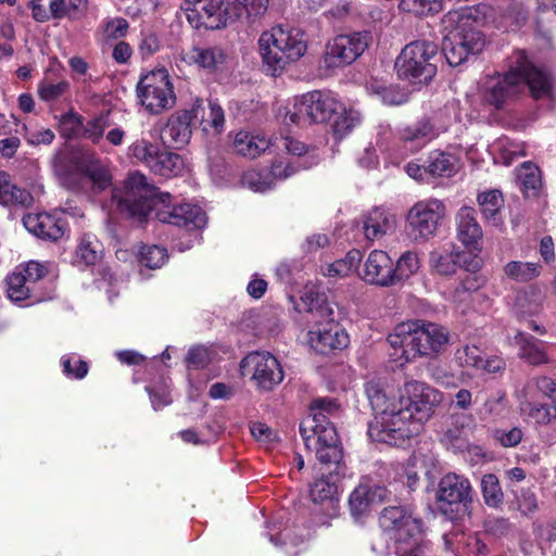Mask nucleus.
Here are the masks:
<instances>
[{
	"label": "nucleus",
	"mask_w": 556,
	"mask_h": 556,
	"mask_svg": "<svg viewBox=\"0 0 556 556\" xmlns=\"http://www.w3.org/2000/svg\"><path fill=\"white\" fill-rule=\"evenodd\" d=\"M375 417L368 426L372 441L400 446L418 435L443 401V393L419 380H407L397 399H390V390L380 380L365 386Z\"/></svg>",
	"instance_id": "nucleus-1"
},
{
	"label": "nucleus",
	"mask_w": 556,
	"mask_h": 556,
	"mask_svg": "<svg viewBox=\"0 0 556 556\" xmlns=\"http://www.w3.org/2000/svg\"><path fill=\"white\" fill-rule=\"evenodd\" d=\"M113 200L119 213L128 218L142 222L154 212L161 223L186 228L191 239L187 245L176 244L180 252L200 241L199 230L206 225V214L200 206L190 203L173 204L169 193L160 192L139 172L129 174L121 187L114 188Z\"/></svg>",
	"instance_id": "nucleus-2"
},
{
	"label": "nucleus",
	"mask_w": 556,
	"mask_h": 556,
	"mask_svg": "<svg viewBox=\"0 0 556 556\" xmlns=\"http://www.w3.org/2000/svg\"><path fill=\"white\" fill-rule=\"evenodd\" d=\"M528 87L535 99L546 98L551 93V78L534 67L525 51L518 50L509 58L508 71L486 76L482 96L486 103L502 109Z\"/></svg>",
	"instance_id": "nucleus-3"
},
{
	"label": "nucleus",
	"mask_w": 556,
	"mask_h": 556,
	"mask_svg": "<svg viewBox=\"0 0 556 556\" xmlns=\"http://www.w3.org/2000/svg\"><path fill=\"white\" fill-rule=\"evenodd\" d=\"M295 308L308 314L307 343L315 352L328 354L348 346L349 336L336 323L333 308L318 287L306 285Z\"/></svg>",
	"instance_id": "nucleus-4"
},
{
	"label": "nucleus",
	"mask_w": 556,
	"mask_h": 556,
	"mask_svg": "<svg viewBox=\"0 0 556 556\" xmlns=\"http://www.w3.org/2000/svg\"><path fill=\"white\" fill-rule=\"evenodd\" d=\"M481 22L482 14L477 7L460 8L443 16L442 51L451 66H458L483 50L485 37L478 28Z\"/></svg>",
	"instance_id": "nucleus-5"
},
{
	"label": "nucleus",
	"mask_w": 556,
	"mask_h": 556,
	"mask_svg": "<svg viewBox=\"0 0 556 556\" xmlns=\"http://www.w3.org/2000/svg\"><path fill=\"white\" fill-rule=\"evenodd\" d=\"M448 341L450 332L445 327L421 320L402 323L388 337L395 352L401 351L396 359L401 365L415 356L435 357L444 351Z\"/></svg>",
	"instance_id": "nucleus-6"
},
{
	"label": "nucleus",
	"mask_w": 556,
	"mask_h": 556,
	"mask_svg": "<svg viewBox=\"0 0 556 556\" xmlns=\"http://www.w3.org/2000/svg\"><path fill=\"white\" fill-rule=\"evenodd\" d=\"M258 46L267 71L276 76L289 62L298 61L305 54L307 40L305 33L299 28L276 26L261 35Z\"/></svg>",
	"instance_id": "nucleus-7"
},
{
	"label": "nucleus",
	"mask_w": 556,
	"mask_h": 556,
	"mask_svg": "<svg viewBox=\"0 0 556 556\" xmlns=\"http://www.w3.org/2000/svg\"><path fill=\"white\" fill-rule=\"evenodd\" d=\"M382 529L381 536L372 543V551L378 555L389 554V546H381L388 540H393L396 553H405L410 546H417L422 540L421 522L404 507L390 506L382 510L379 518Z\"/></svg>",
	"instance_id": "nucleus-8"
},
{
	"label": "nucleus",
	"mask_w": 556,
	"mask_h": 556,
	"mask_svg": "<svg viewBox=\"0 0 556 556\" xmlns=\"http://www.w3.org/2000/svg\"><path fill=\"white\" fill-rule=\"evenodd\" d=\"M182 10L195 28L219 29L238 20L243 12L242 0H185Z\"/></svg>",
	"instance_id": "nucleus-9"
},
{
	"label": "nucleus",
	"mask_w": 556,
	"mask_h": 556,
	"mask_svg": "<svg viewBox=\"0 0 556 556\" xmlns=\"http://www.w3.org/2000/svg\"><path fill=\"white\" fill-rule=\"evenodd\" d=\"M307 450L315 453L321 464H339L342 447L336 427L320 414L306 417L300 427Z\"/></svg>",
	"instance_id": "nucleus-10"
},
{
	"label": "nucleus",
	"mask_w": 556,
	"mask_h": 556,
	"mask_svg": "<svg viewBox=\"0 0 556 556\" xmlns=\"http://www.w3.org/2000/svg\"><path fill=\"white\" fill-rule=\"evenodd\" d=\"M341 103L329 92L314 90L298 98L293 110H287L282 123L285 125H305L324 123L339 113Z\"/></svg>",
	"instance_id": "nucleus-11"
},
{
	"label": "nucleus",
	"mask_w": 556,
	"mask_h": 556,
	"mask_svg": "<svg viewBox=\"0 0 556 556\" xmlns=\"http://www.w3.org/2000/svg\"><path fill=\"white\" fill-rule=\"evenodd\" d=\"M136 91L140 104L152 115L172 109L176 102L169 73L163 67L141 76Z\"/></svg>",
	"instance_id": "nucleus-12"
},
{
	"label": "nucleus",
	"mask_w": 556,
	"mask_h": 556,
	"mask_svg": "<svg viewBox=\"0 0 556 556\" xmlns=\"http://www.w3.org/2000/svg\"><path fill=\"white\" fill-rule=\"evenodd\" d=\"M445 216L446 205L442 200H419L407 211L406 232L413 241L426 242L437 235Z\"/></svg>",
	"instance_id": "nucleus-13"
},
{
	"label": "nucleus",
	"mask_w": 556,
	"mask_h": 556,
	"mask_svg": "<svg viewBox=\"0 0 556 556\" xmlns=\"http://www.w3.org/2000/svg\"><path fill=\"white\" fill-rule=\"evenodd\" d=\"M438 54V46L429 40H416L406 45L395 62L399 77L429 80L437 72L431 60Z\"/></svg>",
	"instance_id": "nucleus-14"
},
{
	"label": "nucleus",
	"mask_w": 556,
	"mask_h": 556,
	"mask_svg": "<svg viewBox=\"0 0 556 556\" xmlns=\"http://www.w3.org/2000/svg\"><path fill=\"white\" fill-rule=\"evenodd\" d=\"M435 501L439 510L450 519L467 513L472 503L470 481L455 472L444 475L438 484Z\"/></svg>",
	"instance_id": "nucleus-15"
},
{
	"label": "nucleus",
	"mask_w": 556,
	"mask_h": 556,
	"mask_svg": "<svg viewBox=\"0 0 556 556\" xmlns=\"http://www.w3.org/2000/svg\"><path fill=\"white\" fill-rule=\"evenodd\" d=\"M317 162L318 157L314 153L304 160H276L268 172L263 169L249 170L245 174V185L254 192H265L274 188L278 181L289 178L300 169L309 168Z\"/></svg>",
	"instance_id": "nucleus-16"
},
{
	"label": "nucleus",
	"mask_w": 556,
	"mask_h": 556,
	"mask_svg": "<svg viewBox=\"0 0 556 556\" xmlns=\"http://www.w3.org/2000/svg\"><path fill=\"white\" fill-rule=\"evenodd\" d=\"M245 367H249L250 381L256 391L270 392L285 379L280 362L269 352L256 351L245 355Z\"/></svg>",
	"instance_id": "nucleus-17"
},
{
	"label": "nucleus",
	"mask_w": 556,
	"mask_h": 556,
	"mask_svg": "<svg viewBox=\"0 0 556 556\" xmlns=\"http://www.w3.org/2000/svg\"><path fill=\"white\" fill-rule=\"evenodd\" d=\"M45 275V268L37 262H29L25 266H18L8 277V298L15 303L29 300L26 305L41 302L45 296L37 292L39 280Z\"/></svg>",
	"instance_id": "nucleus-18"
},
{
	"label": "nucleus",
	"mask_w": 556,
	"mask_h": 556,
	"mask_svg": "<svg viewBox=\"0 0 556 556\" xmlns=\"http://www.w3.org/2000/svg\"><path fill=\"white\" fill-rule=\"evenodd\" d=\"M367 46V33L339 35L326 45L323 63L327 68L351 64L365 51Z\"/></svg>",
	"instance_id": "nucleus-19"
},
{
	"label": "nucleus",
	"mask_w": 556,
	"mask_h": 556,
	"mask_svg": "<svg viewBox=\"0 0 556 556\" xmlns=\"http://www.w3.org/2000/svg\"><path fill=\"white\" fill-rule=\"evenodd\" d=\"M393 274V261L390 255L382 250H374L364 263L362 278L371 285L391 287L394 286Z\"/></svg>",
	"instance_id": "nucleus-20"
},
{
	"label": "nucleus",
	"mask_w": 556,
	"mask_h": 556,
	"mask_svg": "<svg viewBox=\"0 0 556 556\" xmlns=\"http://www.w3.org/2000/svg\"><path fill=\"white\" fill-rule=\"evenodd\" d=\"M439 130L429 119H420L413 125L399 129L397 138L401 148L408 153H417L439 136Z\"/></svg>",
	"instance_id": "nucleus-21"
},
{
	"label": "nucleus",
	"mask_w": 556,
	"mask_h": 556,
	"mask_svg": "<svg viewBox=\"0 0 556 556\" xmlns=\"http://www.w3.org/2000/svg\"><path fill=\"white\" fill-rule=\"evenodd\" d=\"M456 230L458 240L471 252L481 251L482 228L477 222L476 210L462 206L456 213Z\"/></svg>",
	"instance_id": "nucleus-22"
},
{
	"label": "nucleus",
	"mask_w": 556,
	"mask_h": 556,
	"mask_svg": "<svg viewBox=\"0 0 556 556\" xmlns=\"http://www.w3.org/2000/svg\"><path fill=\"white\" fill-rule=\"evenodd\" d=\"M25 228L41 239L56 241L66 231L65 223L55 216L47 213L27 214L23 217Z\"/></svg>",
	"instance_id": "nucleus-23"
},
{
	"label": "nucleus",
	"mask_w": 556,
	"mask_h": 556,
	"mask_svg": "<svg viewBox=\"0 0 556 556\" xmlns=\"http://www.w3.org/2000/svg\"><path fill=\"white\" fill-rule=\"evenodd\" d=\"M388 491L384 486L361 482L349 498L351 513L354 517L365 515L371 505L381 503L387 497Z\"/></svg>",
	"instance_id": "nucleus-24"
},
{
	"label": "nucleus",
	"mask_w": 556,
	"mask_h": 556,
	"mask_svg": "<svg viewBox=\"0 0 556 556\" xmlns=\"http://www.w3.org/2000/svg\"><path fill=\"white\" fill-rule=\"evenodd\" d=\"M195 111L197 109L193 108L190 111L170 115L164 129V136L169 146L180 149L189 143L192 135L191 122L197 115Z\"/></svg>",
	"instance_id": "nucleus-25"
},
{
	"label": "nucleus",
	"mask_w": 556,
	"mask_h": 556,
	"mask_svg": "<svg viewBox=\"0 0 556 556\" xmlns=\"http://www.w3.org/2000/svg\"><path fill=\"white\" fill-rule=\"evenodd\" d=\"M181 62L198 68L214 72L224 63L225 53L217 47L192 46L179 53Z\"/></svg>",
	"instance_id": "nucleus-26"
},
{
	"label": "nucleus",
	"mask_w": 556,
	"mask_h": 556,
	"mask_svg": "<svg viewBox=\"0 0 556 556\" xmlns=\"http://www.w3.org/2000/svg\"><path fill=\"white\" fill-rule=\"evenodd\" d=\"M395 228V216L382 208L375 207L369 211L362 219V229L368 241H377Z\"/></svg>",
	"instance_id": "nucleus-27"
},
{
	"label": "nucleus",
	"mask_w": 556,
	"mask_h": 556,
	"mask_svg": "<svg viewBox=\"0 0 556 556\" xmlns=\"http://www.w3.org/2000/svg\"><path fill=\"white\" fill-rule=\"evenodd\" d=\"M460 256L462 251L454 243L447 242L430 252L429 266L438 275L451 276L456 273Z\"/></svg>",
	"instance_id": "nucleus-28"
},
{
	"label": "nucleus",
	"mask_w": 556,
	"mask_h": 556,
	"mask_svg": "<svg viewBox=\"0 0 556 556\" xmlns=\"http://www.w3.org/2000/svg\"><path fill=\"white\" fill-rule=\"evenodd\" d=\"M515 343L518 346L519 357L529 364L538 366L549 362L544 342L536 338L525 332H518L515 336Z\"/></svg>",
	"instance_id": "nucleus-29"
},
{
	"label": "nucleus",
	"mask_w": 556,
	"mask_h": 556,
	"mask_svg": "<svg viewBox=\"0 0 556 556\" xmlns=\"http://www.w3.org/2000/svg\"><path fill=\"white\" fill-rule=\"evenodd\" d=\"M536 393L539 391H534L533 395L527 394V384L523 388V399L520 400L519 407L520 412L525 418L536 424V425H548L553 419L556 418L555 410L547 405L541 404L534 401Z\"/></svg>",
	"instance_id": "nucleus-30"
},
{
	"label": "nucleus",
	"mask_w": 556,
	"mask_h": 556,
	"mask_svg": "<svg viewBox=\"0 0 556 556\" xmlns=\"http://www.w3.org/2000/svg\"><path fill=\"white\" fill-rule=\"evenodd\" d=\"M33 195L21 189L11 180L10 174L0 172V204L3 206L28 207L33 204Z\"/></svg>",
	"instance_id": "nucleus-31"
},
{
	"label": "nucleus",
	"mask_w": 556,
	"mask_h": 556,
	"mask_svg": "<svg viewBox=\"0 0 556 556\" xmlns=\"http://www.w3.org/2000/svg\"><path fill=\"white\" fill-rule=\"evenodd\" d=\"M427 168L430 178L452 177L458 170V159L442 150H433L428 154Z\"/></svg>",
	"instance_id": "nucleus-32"
},
{
	"label": "nucleus",
	"mask_w": 556,
	"mask_h": 556,
	"mask_svg": "<svg viewBox=\"0 0 556 556\" xmlns=\"http://www.w3.org/2000/svg\"><path fill=\"white\" fill-rule=\"evenodd\" d=\"M542 266L536 262L510 261L503 267L504 276L518 283L534 280L541 275Z\"/></svg>",
	"instance_id": "nucleus-33"
},
{
	"label": "nucleus",
	"mask_w": 556,
	"mask_h": 556,
	"mask_svg": "<svg viewBox=\"0 0 556 556\" xmlns=\"http://www.w3.org/2000/svg\"><path fill=\"white\" fill-rule=\"evenodd\" d=\"M101 244L98 239L90 233L84 235L77 245L74 264L78 267L94 265L101 257Z\"/></svg>",
	"instance_id": "nucleus-34"
},
{
	"label": "nucleus",
	"mask_w": 556,
	"mask_h": 556,
	"mask_svg": "<svg viewBox=\"0 0 556 556\" xmlns=\"http://www.w3.org/2000/svg\"><path fill=\"white\" fill-rule=\"evenodd\" d=\"M366 88L371 94H376L384 104L401 105L407 101V93L399 86H387L378 79H371Z\"/></svg>",
	"instance_id": "nucleus-35"
},
{
	"label": "nucleus",
	"mask_w": 556,
	"mask_h": 556,
	"mask_svg": "<svg viewBox=\"0 0 556 556\" xmlns=\"http://www.w3.org/2000/svg\"><path fill=\"white\" fill-rule=\"evenodd\" d=\"M420 268V260L415 251H406L393 263L394 286L402 283L416 275Z\"/></svg>",
	"instance_id": "nucleus-36"
},
{
	"label": "nucleus",
	"mask_w": 556,
	"mask_h": 556,
	"mask_svg": "<svg viewBox=\"0 0 556 556\" xmlns=\"http://www.w3.org/2000/svg\"><path fill=\"white\" fill-rule=\"evenodd\" d=\"M184 168L185 163L179 154L169 151H160L150 169L157 175L172 177L181 174Z\"/></svg>",
	"instance_id": "nucleus-37"
},
{
	"label": "nucleus",
	"mask_w": 556,
	"mask_h": 556,
	"mask_svg": "<svg viewBox=\"0 0 556 556\" xmlns=\"http://www.w3.org/2000/svg\"><path fill=\"white\" fill-rule=\"evenodd\" d=\"M88 0H51L49 4L52 18L76 17L86 11Z\"/></svg>",
	"instance_id": "nucleus-38"
},
{
	"label": "nucleus",
	"mask_w": 556,
	"mask_h": 556,
	"mask_svg": "<svg viewBox=\"0 0 556 556\" xmlns=\"http://www.w3.org/2000/svg\"><path fill=\"white\" fill-rule=\"evenodd\" d=\"M159 153L160 148L147 139H139L129 146V154L149 168L152 167Z\"/></svg>",
	"instance_id": "nucleus-39"
},
{
	"label": "nucleus",
	"mask_w": 556,
	"mask_h": 556,
	"mask_svg": "<svg viewBox=\"0 0 556 556\" xmlns=\"http://www.w3.org/2000/svg\"><path fill=\"white\" fill-rule=\"evenodd\" d=\"M478 204L486 219L495 220L500 210L504 205L502 193L498 190H489L478 194Z\"/></svg>",
	"instance_id": "nucleus-40"
},
{
	"label": "nucleus",
	"mask_w": 556,
	"mask_h": 556,
	"mask_svg": "<svg viewBox=\"0 0 556 556\" xmlns=\"http://www.w3.org/2000/svg\"><path fill=\"white\" fill-rule=\"evenodd\" d=\"M443 0H401L399 9L415 15L435 14L442 10Z\"/></svg>",
	"instance_id": "nucleus-41"
},
{
	"label": "nucleus",
	"mask_w": 556,
	"mask_h": 556,
	"mask_svg": "<svg viewBox=\"0 0 556 556\" xmlns=\"http://www.w3.org/2000/svg\"><path fill=\"white\" fill-rule=\"evenodd\" d=\"M338 117L333 122V132L342 138L348 135L354 127L361 124V113L354 109H344L341 106Z\"/></svg>",
	"instance_id": "nucleus-42"
},
{
	"label": "nucleus",
	"mask_w": 556,
	"mask_h": 556,
	"mask_svg": "<svg viewBox=\"0 0 556 556\" xmlns=\"http://www.w3.org/2000/svg\"><path fill=\"white\" fill-rule=\"evenodd\" d=\"M337 494V484L332 477H321L311 485L309 496L315 503H332Z\"/></svg>",
	"instance_id": "nucleus-43"
},
{
	"label": "nucleus",
	"mask_w": 556,
	"mask_h": 556,
	"mask_svg": "<svg viewBox=\"0 0 556 556\" xmlns=\"http://www.w3.org/2000/svg\"><path fill=\"white\" fill-rule=\"evenodd\" d=\"M167 258V250L160 245H146L139 252L140 264L150 269L162 267Z\"/></svg>",
	"instance_id": "nucleus-44"
},
{
	"label": "nucleus",
	"mask_w": 556,
	"mask_h": 556,
	"mask_svg": "<svg viewBox=\"0 0 556 556\" xmlns=\"http://www.w3.org/2000/svg\"><path fill=\"white\" fill-rule=\"evenodd\" d=\"M70 86L66 79L60 81L43 79L38 84V96L45 102H53L63 97L70 90Z\"/></svg>",
	"instance_id": "nucleus-45"
},
{
	"label": "nucleus",
	"mask_w": 556,
	"mask_h": 556,
	"mask_svg": "<svg viewBox=\"0 0 556 556\" xmlns=\"http://www.w3.org/2000/svg\"><path fill=\"white\" fill-rule=\"evenodd\" d=\"M100 30L105 40H117L126 37L129 23L124 17H106L100 24Z\"/></svg>",
	"instance_id": "nucleus-46"
},
{
	"label": "nucleus",
	"mask_w": 556,
	"mask_h": 556,
	"mask_svg": "<svg viewBox=\"0 0 556 556\" xmlns=\"http://www.w3.org/2000/svg\"><path fill=\"white\" fill-rule=\"evenodd\" d=\"M482 495L485 504L497 507L503 502V492L495 475H484L481 480Z\"/></svg>",
	"instance_id": "nucleus-47"
},
{
	"label": "nucleus",
	"mask_w": 556,
	"mask_h": 556,
	"mask_svg": "<svg viewBox=\"0 0 556 556\" xmlns=\"http://www.w3.org/2000/svg\"><path fill=\"white\" fill-rule=\"evenodd\" d=\"M534 391L549 397L556 413V381L546 376L534 377L527 382V394L533 395Z\"/></svg>",
	"instance_id": "nucleus-48"
},
{
	"label": "nucleus",
	"mask_w": 556,
	"mask_h": 556,
	"mask_svg": "<svg viewBox=\"0 0 556 556\" xmlns=\"http://www.w3.org/2000/svg\"><path fill=\"white\" fill-rule=\"evenodd\" d=\"M483 352L477 345H463L455 352V359L462 367L478 369L482 366Z\"/></svg>",
	"instance_id": "nucleus-49"
},
{
	"label": "nucleus",
	"mask_w": 556,
	"mask_h": 556,
	"mask_svg": "<svg viewBox=\"0 0 556 556\" xmlns=\"http://www.w3.org/2000/svg\"><path fill=\"white\" fill-rule=\"evenodd\" d=\"M109 125L108 114H100L89 119L86 124H83L81 136L93 143H98L103 138L104 131Z\"/></svg>",
	"instance_id": "nucleus-50"
},
{
	"label": "nucleus",
	"mask_w": 556,
	"mask_h": 556,
	"mask_svg": "<svg viewBox=\"0 0 556 556\" xmlns=\"http://www.w3.org/2000/svg\"><path fill=\"white\" fill-rule=\"evenodd\" d=\"M357 256L358 251L350 252L345 258L338 260L327 265L324 269V275L333 278L348 276L356 267Z\"/></svg>",
	"instance_id": "nucleus-51"
},
{
	"label": "nucleus",
	"mask_w": 556,
	"mask_h": 556,
	"mask_svg": "<svg viewBox=\"0 0 556 556\" xmlns=\"http://www.w3.org/2000/svg\"><path fill=\"white\" fill-rule=\"evenodd\" d=\"M83 124V117L74 111H68L59 118L61 135L68 139L81 135Z\"/></svg>",
	"instance_id": "nucleus-52"
},
{
	"label": "nucleus",
	"mask_w": 556,
	"mask_h": 556,
	"mask_svg": "<svg viewBox=\"0 0 556 556\" xmlns=\"http://www.w3.org/2000/svg\"><path fill=\"white\" fill-rule=\"evenodd\" d=\"M492 150L494 153H498L495 156V162H501L504 165H510L516 157L523 155L522 150L507 139H500L492 146Z\"/></svg>",
	"instance_id": "nucleus-53"
},
{
	"label": "nucleus",
	"mask_w": 556,
	"mask_h": 556,
	"mask_svg": "<svg viewBox=\"0 0 556 556\" xmlns=\"http://www.w3.org/2000/svg\"><path fill=\"white\" fill-rule=\"evenodd\" d=\"M517 176L525 190H536L541 185L540 169L531 162H525Z\"/></svg>",
	"instance_id": "nucleus-54"
},
{
	"label": "nucleus",
	"mask_w": 556,
	"mask_h": 556,
	"mask_svg": "<svg viewBox=\"0 0 556 556\" xmlns=\"http://www.w3.org/2000/svg\"><path fill=\"white\" fill-rule=\"evenodd\" d=\"M63 374L68 378L83 379L88 372V365L78 356L64 355L61 358Z\"/></svg>",
	"instance_id": "nucleus-55"
},
{
	"label": "nucleus",
	"mask_w": 556,
	"mask_h": 556,
	"mask_svg": "<svg viewBox=\"0 0 556 556\" xmlns=\"http://www.w3.org/2000/svg\"><path fill=\"white\" fill-rule=\"evenodd\" d=\"M224 111L222 106L216 102L208 103V112L202 119V127L204 131H208L210 128L214 132L219 134L224 129Z\"/></svg>",
	"instance_id": "nucleus-56"
},
{
	"label": "nucleus",
	"mask_w": 556,
	"mask_h": 556,
	"mask_svg": "<svg viewBox=\"0 0 556 556\" xmlns=\"http://www.w3.org/2000/svg\"><path fill=\"white\" fill-rule=\"evenodd\" d=\"M249 428L253 439L262 446L268 447L278 441L277 432L264 422H251Z\"/></svg>",
	"instance_id": "nucleus-57"
},
{
	"label": "nucleus",
	"mask_w": 556,
	"mask_h": 556,
	"mask_svg": "<svg viewBox=\"0 0 556 556\" xmlns=\"http://www.w3.org/2000/svg\"><path fill=\"white\" fill-rule=\"evenodd\" d=\"M273 147H275L276 150H285L289 154L299 157H301L304 153L307 152L305 144L289 134H281L279 138L275 139Z\"/></svg>",
	"instance_id": "nucleus-58"
},
{
	"label": "nucleus",
	"mask_w": 556,
	"mask_h": 556,
	"mask_svg": "<svg viewBox=\"0 0 556 556\" xmlns=\"http://www.w3.org/2000/svg\"><path fill=\"white\" fill-rule=\"evenodd\" d=\"M212 358V352L208 348L199 345L189 350L187 355L188 367L199 369L205 367Z\"/></svg>",
	"instance_id": "nucleus-59"
},
{
	"label": "nucleus",
	"mask_w": 556,
	"mask_h": 556,
	"mask_svg": "<svg viewBox=\"0 0 556 556\" xmlns=\"http://www.w3.org/2000/svg\"><path fill=\"white\" fill-rule=\"evenodd\" d=\"M274 142H270L264 136L255 135L249 139L245 136V157H257L262 153L266 152Z\"/></svg>",
	"instance_id": "nucleus-60"
},
{
	"label": "nucleus",
	"mask_w": 556,
	"mask_h": 556,
	"mask_svg": "<svg viewBox=\"0 0 556 556\" xmlns=\"http://www.w3.org/2000/svg\"><path fill=\"white\" fill-rule=\"evenodd\" d=\"M55 138L54 132L50 128H36L26 131L25 140L29 146H49Z\"/></svg>",
	"instance_id": "nucleus-61"
},
{
	"label": "nucleus",
	"mask_w": 556,
	"mask_h": 556,
	"mask_svg": "<svg viewBox=\"0 0 556 556\" xmlns=\"http://www.w3.org/2000/svg\"><path fill=\"white\" fill-rule=\"evenodd\" d=\"M311 415L320 414L328 419L329 415H333L340 408L338 402L333 399H316L312 402L311 406Z\"/></svg>",
	"instance_id": "nucleus-62"
},
{
	"label": "nucleus",
	"mask_w": 556,
	"mask_h": 556,
	"mask_svg": "<svg viewBox=\"0 0 556 556\" xmlns=\"http://www.w3.org/2000/svg\"><path fill=\"white\" fill-rule=\"evenodd\" d=\"M147 391L149 392L152 406L155 410L163 408L166 405L172 403V399L169 395V388L166 383L160 388H150L147 387Z\"/></svg>",
	"instance_id": "nucleus-63"
},
{
	"label": "nucleus",
	"mask_w": 556,
	"mask_h": 556,
	"mask_svg": "<svg viewBox=\"0 0 556 556\" xmlns=\"http://www.w3.org/2000/svg\"><path fill=\"white\" fill-rule=\"evenodd\" d=\"M494 438L505 447H514L522 440V431L520 428H511L509 430H496Z\"/></svg>",
	"instance_id": "nucleus-64"
}]
</instances>
